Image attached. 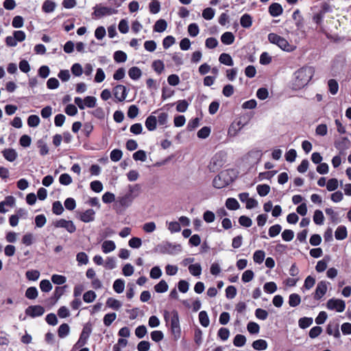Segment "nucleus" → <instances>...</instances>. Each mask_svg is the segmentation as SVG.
Here are the masks:
<instances>
[{"instance_id":"nucleus-42","label":"nucleus","mask_w":351,"mask_h":351,"mask_svg":"<svg viewBox=\"0 0 351 351\" xmlns=\"http://www.w3.org/2000/svg\"><path fill=\"white\" fill-rule=\"evenodd\" d=\"M328 90L330 93L335 95L337 93L339 90V84L334 79H330L328 82Z\"/></svg>"},{"instance_id":"nucleus-45","label":"nucleus","mask_w":351,"mask_h":351,"mask_svg":"<svg viewBox=\"0 0 351 351\" xmlns=\"http://www.w3.org/2000/svg\"><path fill=\"white\" fill-rule=\"evenodd\" d=\"M324 217L323 213L320 210H316L313 215V221L317 225H322L324 223Z\"/></svg>"},{"instance_id":"nucleus-12","label":"nucleus","mask_w":351,"mask_h":351,"mask_svg":"<svg viewBox=\"0 0 351 351\" xmlns=\"http://www.w3.org/2000/svg\"><path fill=\"white\" fill-rule=\"evenodd\" d=\"M223 165V160L221 154H216L211 159L208 168L210 171H215Z\"/></svg>"},{"instance_id":"nucleus-24","label":"nucleus","mask_w":351,"mask_h":351,"mask_svg":"<svg viewBox=\"0 0 351 351\" xmlns=\"http://www.w3.org/2000/svg\"><path fill=\"white\" fill-rule=\"evenodd\" d=\"M129 77L133 80H138L142 75L141 70L137 66H132L128 71Z\"/></svg>"},{"instance_id":"nucleus-25","label":"nucleus","mask_w":351,"mask_h":351,"mask_svg":"<svg viewBox=\"0 0 351 351\" xmlns=\"http://www.w3.org/2000/svg\"><path fill=\"white\" fill-rule=\"evenodd\" d=\"M240 24L244 28H250L252 25V18L249 14H244L240 19Z\"/></svg>"},{"instance_id":"nucleus-17","label":"nucleus","mask_w":351,"mask_h":351,"mask_svg":"<svg viewBox=\"0 0 351 351\" xmlns=\"http://www.w3.org/2000/svg\"><path fill=\"white\" fill-rule=\"evenodd\" d=\"M1 153L4 158L9 162H14L18 156L16 151L12 148L4 149Z\"/></svg>"},{"instance_id":"nucleus-55","label":"nucleus","mask_w":351,"mask_h":351,"mask_svg":"<svg viewBox=\"0 0 351 351\" xmlns=\"http://www.w3.org/2000/svg\"><path fill=\"white\" fill-rule=\"evenodd\" d=\"M117 315L115 313H107L104 317V324L106 326H109L115 320Z\"/></svg>"},{"instance_id":"nucleus-40","label":"nucleus","mask_w":351,"mask_h":351,"mask_svg":"<svg viewBox=\"0 0 351 351\" xmlns=\"http://www.w3.org/2000/svg\"><path fill=\"white\" fill-rule=\"evenodd\" d=\"M315 284V278L311 276H308L306 278V279L304 280V282L302 289L303 291H304V289L309 290L312 287H313Z\"/></svg>"},{"instance_id":"nucleus-15","label":"nucleus","mask_w":351,"mask_h":351,"mask_svg":"<svg viewBox=\"0 0 351 351\" xmlns=\"http://www.w3.org/2000/svg\"><path fill=\"white\" fill-rule=\"evenodd\" d=\"M157 111H154L151 115L147 117L145 121V125L148 131H154L157 126V118L153 114L156 113Z\"/></svg>"},{"instance_id":"nucleus-14","label":"nucleus","mask_w":351,"mask_h":351,"mask_svg":"<svg viewBox=\"0 0 351 351\" xmlns=\"http://www.w3.org/2000/svg\"><path fill=\"white\" fill-rule=\"evenodd\" d=\"M112 92H113V95H114V97L119 101H124L128 95L126 87L121 84L117 85L113 88Z\"/></svg>"},{"instance_id":"nucleus-20","label":"nucleus","mask_w":351,"mask_h":351,"mask_svg":"<svg viewBox=\"0 0 351 351\" xmlns=\"http://www.w3.org/2000/svg\"><path fill=\"white\" fill-rule=\"evenodd\" d=\"M326 332L329 335H333L335 338H339L340 337L339 325L335 323H329L326 328Z\"/></svg>"},{"instance_id":"nucleus-2","label":"nucleus","mask_w":351,"mask_h":351,"mask_svg":"<svg viewBox=\"0 0 351 351\" xmlns=\"http://www.w3.org/2000/svg\"><path fill=\"white\" fill-rule=\"evenodd\" d=\"M171 315V331L176 340H178L181 335V328L180 326V320L178 313L176 310H173L171 313L165 311L164 313V318L166 322H169V317Z\"/></svg>"},{"instance_id":"nucleus-39","label":"nucleus","mask_w":351,"mask_h":351,"mask_svg":"<svg viewBox=\"0 0 351 351\" xmlns=\"http://www.w3.org/2000/svg\"><path fill=\"white\" fill-rule=\"evenodd\" d=\"M313 322L312 317H304L298 320V325L300 328L305 329L309 327L313 324Z\"/></svg>"},{"instance_id":"nucleus-38","label":"nucleus","mask_w":351,"mask_h":351,"mask_svg":"<svg viewBox=\"0 0 351 351\" xmlns=\"http://www.w3.org/2000/svg\"><path fill=\"white\" fill-rule=\"evenodd\" d=\"M256 191H257L258 194L261 197H265L267 195H268V193H269L270 186L268 184H258L256 186Z\"/></svg>"},{"instance_id":"nucleus-58","label":"nucleus","mask_w":351,"mask_h":351,"mask_svg":"<svg viewBox=\"0 0 351 351\" xmlns=\"http://www.w3.org/2000/svg\"><path fill=\"white\" fill-rule=\"evenodd\" d=\"M52 211L57 215H61L64 211V208L59 201H56L52 204Z\"/></svg>"},{"instance_id":"nucleus-44","label":"nucleus","mask_w":351,"mask_h":351,"mask_svg":"<svg viewBox=\"0 0 351 351\" xmlns=\"http://www.w3.org/2000/svg\"><path fill=\"white\" fill-rule=\"evenodd\" d=\"M25 276L29 280L36 281L40 277V272L36 269L28 270L25 273Z\"/></svg>"},{"instance_id":"nucleus-29","label":"nucleus","mask_w":351,"mask_h":351,"mask_svg":"<svg viewBox=\"0 0 351 351\" xmlns=\"http://www.w3.org/2000/svg\"><path fill=\"white\" fill-rule=\"evenodd\" d=\"M189 273L193 276L198 277L202 274V267L199 263L191 264L188 267Z\"/></svg>"},{"instance_id":"nucleus-22","label":"nucleus","mask_w":351,"mask_h":351,"mask_svg":"<svg viewBox=\"0 0 351 351\" xmlns=\"http://www.w3.org/2000/svg\"><path fill=\"white\" fill-rule=\"evenodd\" d=\"M347 229L344 226H339L335 232V237L337 240H343L347 237Z\"/></svg>"},{"instance_id":"nucleus-34","label":"nucleus","mask_w":351,"mask_h":351,"mask_svg":"<svg viewBox=\"0 0 351 351\" xmlns=\"http://www.w3.org/2000/svg\"><path fill=\"white\" fill-rule=\"evenodd\" d=\"M69 326L67 324H62L59 326L58 330V337L60 338H64L69 334Z\"/></svg>"},{"instance_id":"nucleus-52","label":"nucleus","mask_w":351,"mask_h":351,"mask_svg":"<svg viewBox=\"0 0 351 351\" xmlns=\"http://www.w3.org/2000/svg\"><path fill=\"white\" fill-rule=\"evenodd\" d=\"M123 156V152L121 149H114L110 152V159L113 162H118L119 161Z\"/></svg>"},{"instance_id":"nucleus-47","label":"nucleus","mask_w":351,"mask_h":351,"mask_svg":"<svg viewBox=\"0 0 351 351\" xmlns=\"http://www.w3.org/2000/svg\"><path fill=\"white\" fill-rule=\"evenodd\" d=\"M246 342V338L243 335H237L233 340V344L236 347H243Z\"/></svg>"},{"instance_id":"nucleus-61","label":"nucleus","mask_w":351,"mask_h":351,"mask_svg":"<svg viewBox=\"0 0 351 351\" xmlns=\"http://www.w3.org/2000/svg\"><path fill=\"white\" fill-rule=\"evenodd\" d=\"M76 260L79 265H86L88 263V257L85 252H79L76 255Z\"/></svg>"},{"instance_id":"nucleus-30","label":"nucleus","mask_w":351,"mask_h":351,"mask_svg":"<svg viewBox=\"0 0 351 351\" xmlns=\"http://www.w3.org/2000/svg\"><path fill=\"white\" fill-rule=\"evenodd\" d=\"M226 206L230 210H235L239 208L240 205L235 198L229 197L226 201Z\"/></svg>"},{"instance_id":"nucleus-7","label":"nucleus","mask_w":351,"mask_h":351,"mask_svg":"<svg viewBox=\"0 0 351 351\" xmlns=\"http://www.w3.org/2000/svg\"><path fill=\"white\" fill-rule=\"evenodd\" d=\"M180 245H174V244H172L169 242L158 245L156 248V251L158 252L160 254H173L174 253V252L180 251Z\"/></svg>"},{"instance_id":"nucleus-43","label":"nucleus","mask_w":351,"mask_h":351,"mask_svg":"<svg viewBox=\"0 0 351 351\" xmlns=\"http://www.w3.org/2000/svg\"><path fill=\"white\" fill-rule=\"evenodd\" d=\"M113 58L117 62H124L127 60V54L123 51H117L114 53Z\"/></svg>"},{"instance_id":"nucleus-23","label":"nucleus","mask_w":351,"mask_h":351,"mask_svg":"<svg viewBox=\"0 0 351 351\" xmlns=\"http://www.w3.org/2000/svg\"><path fill=\"white\" fill-rule=\"evenodd\" d=\"M221 41L223 44L230 45L234 41V36L232 32H226L221 36Z\"/></svg>"},{"instance_id":"nucleus-63","label":"nucleus","mask_w":351,"mask_h":351,"mask_svg":"<svg viewBox=\"0 0 351 351\" xmlns=\"http://www.w3.org/2000/svg\"><path fill=\"white\" fill-rule=\"evenodd\" d=\"M59 182L61 184L67 186L72 182V178L68 173H62L59 177Z\"/></svg>"},{"instance_id":"nucleus-50","label":"nucleus","mask_w":351,"mask_h":351,"mask_svg":"<svg viewBox=\"0 0 351 351\" xmlns=\"http://www.w3.org/2000/svg\"><path fill=\"white\" fill-rule=\"evenodd\" d=\"M94 129V126L91 122H86L83 125L82 132L86 138H88Z\"/></svg>"},{"instance_id":"nucleus-27","label":"nucleus","mask_w":351,"mask_h":351,"mask_svg":"<svg viewBox=\"0 0 351 351\" xmlns=\"http://www.w3.org/2000/svg\"><path fill=\"white\" fill-rule=\"evenodd\" d=\"M56 7V5L55 2L50 0H46L42 5V10L45 13H51L54 11Z\"/></svg>"},{"instance_id":"nucleus-8","label":"nucleus","mask_w":351,"mask_h":351,"mask_svg":"<svg viewBox=\"0 0 351 351\" xmlns=\"http://www.w3.org/2000/svg\"><path fill=\"white\" fill-rule=\"evenodd\" d=\"M326 307L329 310H336L337 312L341 313L346 308V303L342 300L331 298L328 300Z\"/></svg>"},{"instance_id":"nucleus-56","label":"nucleus","mask_w":351,"mask_h":351,"mask_svg":"<svg viewBox=\"0 0 351 351\" xmlns=\"http://www.w3.org/2000/svg\"><path fill=\"white\" fill-rule=\"evenodd\" d=\"M38 147L40 149V154L41 156H45L49 152V148L46 143L43 140H39L37 142Z\"/></svg>"},{"instance_id":"nucleus-36","label":"nucleus","mask_w":351,"mask_h":351,"mask_svg":"<svg viewBox=\"0 0 351 351\" xmlns=\"http://www.w3.org/2000/svg\"><path fill=\"white\" fill-rule=\"evenodd\" d=\"M168 285L165 280H161L158 284L154 286V290L156 293H162L168 290Z\"/></svg>"},{"instance_id":"nucleus-37","label":"nucleus","mask_w":351,"mask_h":351,"mask_svg":"<svg viewBox=\"0 0 351 351\" xmlns=\"http://www.w3.org/2000/svg\"><path fill=\"white\" fill-rule=\"evenodd\" d=\"M199 320L200 324L203 327H207L210 324L209 317L208 316L207 313L205 311H202L199 313Z\"/></svg>"},{"instance_id":"nucleus-21","label":"nucleus","mask_w":351,"mask_h":351,"mask_svg":"<svg viewBox=\"0 0 351 351\" xmlns=\"http://www.w3.org/2000/svg\"><path fill=\"white\" fill-rule=\"evenodd\" d=\"M116 248L115 243L113 241L107 240L104 241L101 245L102 252L105 254H108Z\"/></svg>"},{"instance_id":"nucleus-6","label":"nucleus","mask_w":351,"mask_h":351,"mask_svg":"<svg viewBox=\"0 0 351 351\" xmlns=\"http://www.w3.org/2000/svg\"><path fill=\"white\" fill-rule=\"evenodd\" d=\"M118 10L110 7L102 6L101 5H96L94 7L93 14L96 17L101 18L105 16H110L117 14Z\"/></svg>"},{"instance_id":"nucleus-31","label":"nucleus","mask_w":351,"mask_h":351,"mask_svg":"<svg viewBox=\"0 0 351 351\" xmlns=\"http://www.w3.org/2000/svg\"><path fill=\"white\" fill-rule=\"evenodd\" d=\"M301 302V298L298 293H291L289 296V304L291 307L298 306Z\"/></svg>"},{"instance_id":"nucleus-19","label":"nucleus","mask_w":351,"mask_h":351,"mask_svg":"<svg viewBox=\"0 0 351 351\" xmlns=\"http://www.w3.org/2000/svg\"><path fill=\"white\" fill-rule=\"evenodd\" d=\"M132 191L119 198L118 202L123 207H128L133 201Z\"/></svg>"},{"instance_id":"nucleus-5","label":"nucleus","mask_w":351,"mask_h":351,"mask_svg":"<svg viewBox=\"0 0 351 351\" xmlns=\"http://www.w3.org/2000/svg\"><path fill=\"white\" fill-rule=\"evenodd\" d=\"M227 176L228 173L226 171H221L213 179V186L216 189H222L229 185L231 180L228 179Z\"/></svg>"},{"instance_id":"nucleus-49","label":"nucleus","mask_w":351,"mask_h":351,"mask_svg":"<svg viewBox=\"0 0 351 351\" xmlns=\"http://www.w3.org/2000/svg\"><path fill=\"white\" fill-rule=\"evenodd\" d=\"M189 106V104L186 100H179L177 101L176 110L180 112H184L186 111Z\"/></svg>"},{"instance_id":"nucleus-62","label":"nucleus","mask_w":351,"mask_h":351,"mask_svg":"<svg viewBox=\"0 0 351 351\" xmlns=\"http://www.w3.org/2000/svg\"><path fill=\"white\" fill-rule=\"evenodd\" d=\"M263 289L266 293H273L277 290V285L274 282H269L264 285Z\"/></svg>"},{"instance_id":"nucleus-35","label":"nucleus","mask_w":351,"mask_h":351,"mask_svg":"<svg viewBox=\"0 0 351 351\" xmlns=\"http://www.w3.org/2000/svg\"><path fill=\"white\" fill-rule=\"evenodd\" d=\"M252 347L254 350H265L267 348V343L264 339H258L252 343Z\"/></svg>"},{"instance_id":"nucleus-13","label":"nucleus","mask_w":351,"mask_h":351,"mask_svg":"<svg viewBox=\"0 0 351 351\" xmlns=\"http://www.w3.org/2000/svg\"><path fill=\"white\" fill-rule=\"evenodd\" d=\"M327 291V282L322 280L318 282L315 291L313 293V298L315 300H319L326 294Z\"/></svg>"},{"instance_id":"nucleus-59","label":"nucleus","mask_w":351,"mask_h":351,"mask_svg":"<svg viewBox=\"0 0 351 351\" xmlns=\"http://www.w3.org/2000/svg\"><path fill=\"white\" fill-rule=\"evenodd\" d=\"M217 336L222 340L226 341L230 336V330L227 328H220L217 332Z\"/></svg>"},{"instance_id":"nucleus-10","label":"nucleus","mask_w":351,"mask_h":351,"mask_svg":"<svg viewBox=\"0 0 351 351\" xmlns=\"http://www.w3.org/2000/svg\"><path fill=\"white\" fill-rule=\"evenodd\" d=\"M45 308L40 305H32L25 309V314L31 317H36L43 315Z\"/></svg>"},{"instance_id":"nucleus-1","label":"nucleus","mask_w":351,"mask_h":351,"mask_svg":"<svg viewBox=\"0 0 351 351\" xmlns=\"http://www.w3.org/2000/svg\"><path fill=\"white\" fill-rule=\"evenodd\" d=\"M314 74L315 69L313 66H304L300 68L293 73L291 88L295 90L303 88L308 84Z\"/></svg>"},{"instance_id":"nucleus-28","label":"nucleus","mask_w":351,"mask_h":351,"mask_svg":"<svg viewBox=\"0 0 351 351\" xmlns=\"http://www.w3.org/2000/svg\"><path fill=\"white\" fill-rule=\"evenodd\" d=\"M167 27V23L164 19L158 20L154 25V31L156 32H163Z\"/></svg>"},{"instance_id":"nucleus-41","label":"nucleus","mask_w":351,"mask_h":351,"mask_svg":"<svg viewBox=\"0 0 351 351\" xmlns=\"http://www.w3.org/2000/svg\"><path fill=\"white\" fill-rule=\"evenodd\" d=\"M38 292L35 287H30L25 291V297L29 300H34L38 297Z\"/></svg>"},{"instance_id":"nucleus-33","label":"nucleus","mask_w":351,"mask_h":351,"mask_svg":"<svg viewBox=\"0 0 351 351\" xmlns=\"http://www.w3.org/2000/svg\"><path fill=\"white\" fill-rule=\"evenodd\" d=\"M106 305L114 310H119L121 307L122 304L117 299L109 298L106 301Z\"/></svg>"},{"instance_id":"nucleus-57","label":"nucleus","mask_w":351,"mask_h":351,"mask_svg":"<svg viewBox=\"0 0 351 351\" xmlns=\"http://www.w3.org/2000/svg\"><path fill=\"white\" fill-rule=\"evenodd\" d=\"M51 281L53 284L62 285L66 282V278L65 276L62 275L53 274L51 276Z\"/></svg>"},{"instance_id":"nucleus-18","label":"nucleus","mask_w":351,"mask_h":351,"mask_svg":"<svg viewBox=\"0 0 351 351\" xmlns=\"http://www.w3.org/2000/svg\"><path fill=\"white\" fill-rule=\"evenodd\" d=\"M283 9L278 3H273L269 7V12L273 17H277L282 14Z\"/></svg>"},{"instance_id":"nucleus-32","label":"nucleus","mask_w":351,"mask_h":351,"mask_svg":"<svg viewBox=\"0 0 351 351\" xmlns=\"http://www.w3.org/2000/svg\"><path fill=\"white\" fill-rule=\"evenodd\" d=\"M125 288V281L123 279H117L113 283V289L117 293H121Z\"/></svg>"},{"instance_id":"nucleus-48","label":"nucleus","mask_w":351,"mask_h":351,"mask_svg":"<svg viewBox=\"0 0 351 351\" xmlns=\"http://www.w3.org/2000/svg\"><path fill=\"white\" fill-rule=\"evenodd\" d=\"M152 66L158 74L162 73L165 69L163 62L160 60H154L152 62Z\"/></svg>"},{"instance_id":"nucleus-46","label":"nucleus","mask_w":351,"mask_h":351,"mask_svg":"<svg viewBox=\"0 0 351 351\" xmlns=\"http://www.w3.org/2000/svg\"><path fill=\"white\" fill-rule=\"evenodd\" d=\"M265 253L263 250H256L253 255V260L256 263L261 264L263 262Z\"/></svg>"},{"instance_id":"nucleus-54","label":"nucleus","mask_w":351,"mask_h":351,"mask_svg":"<svg viewBox=\"0 0 351 351\" xmlns=\"http://www.w3.org/2000/svg\"><path fill=\"white\" fill-rule=\"evenodd\" d=\"M247 329L250 334H258L260 330V326L256 322H250L247 325Z\"/></svg>"},{"instance_id":"nucleus-64","label":"nucleus","mask_w":351,"mask_h":351,"mask_svg":"<svg viewBox=\"0 0 351 351\" xmlns=\"http://www.w3.org/2000/svg\"><path fill=\"white\" fill-rule=\"evenodd\" d=\"M281 237L285 241H291L294 237V232L291 230L286 229L282 232Z\"/></svg>"},{"instance_id":"nucleus-11","label":"nucleus","mask_w":351,"mask_h":351,"mask_svg":"<svg viewBox=\"0 0 351 351\" xmlns=\"http://www.w3.org/2000/svg\"><path fill=\"white\" fill-rule=\"evenodd\" d=\"M351 142L347 137H341L335 141V147L340 154H343L350 147Z\"/></svg>"},{"instance_id":"nucleus-4","label":"nucleus","mask_w":351,"mask_h":351,"mask_svg":"<svg viewBox=\"0 0 351 351\" xmlns=\"http://www.w3.org/2000/svg\"><path fill=\"white\" fill-rule=\"evenodd\" d=\"M91 332L92 324L90 323H86L83 327L79 339L73 346V348L78 349L86 345Z\"/></svg>"},{"instance_id":"nucleus-16","label":"nucleus","mask_w":351,"mask_h":351,"mask_svg":"<svg viewBox=\"0 0 351 351\" xmlns=\"http://www.w3.org/2000/svg\"><path fill=\"white\" fill-rule=\"evenodd\" d=\"M95 212L93 209H88L84 212L82 213L80 216V219L84 223L91 222L95 220Z\"/></svg>"},{"instance_id":"nucleus-51","label":"nucleus","mask_w":351,"mask_h":351,"mask_svg":"<svg viewBox=\"0 0 351 351\" xmlns=\"http://www.w3.org/2000/svg\"><path fill=\"white\" fill-rule=\"evenodd\" d=\"M40 121V120L38 115L32 114L27 118V125L32 128L37 127Z\"/></svg>"},{"instance_id":"nucleus-26","label":"nucleus","mask_w":351,"mask_h":351,"mask_svg":"<svg viewBox=\"0 0 351 351\" xmlns=\"http://www.w3.org/2000/svg\"><path fill=\"white\" fill-rule=\"evenodd\" d=\"M219 61L221 64L226 66H233L234 62L230 54L222 53L219 57Z\"/></svg>"},{"instance_id":"nucleus-3","label":"nucleus","mask_w":351,"mask_h":351,"mask_svg":"<svg viewBox=\"0 0 351 351\" xmlns=\"http://www.w3.org/2000/svg\"><path fill=\"white\" fill-rule=\"evenodd\" d=\"M268 40L271 43L278 45L284 51H292L294 49L293 45H291L285 38L275 33H269L268 34Z\"/></svg>"},{"instance_id":"nucleus-53","label":"nucleus","mask_w":351,"mask_h":351,"mask_svg":"<svg viewBox=\"0 0 351 351\" xmlns=\"http://www.w3.org/2000/svg\"><path fill=\"white\" fill-rule=\"evenodd\" d=\"M282 230L280 224H275L269 228L268 234L270 237H275L279 234Z\"/></svg>"},{"instance_id":"nucleus-9","label":"nucleus","mask_w":351,"mask_h":351,"mask_svg":"<svg viewBox=\"0 0 351 351\" xmlns=\"http://www.w3.org/2000/svg\"><path fill=\"white\" fill-rule=\"evenodd\" d=\"M56 228H62L66 230L69 233H73L76 231V226L71 220L60 219L53 223Z\"/></svg>"},{"instance_id":"nucleus-60","label":"nucleus","mask_w":351,"mask_h":351,"mask_svg":"<svg viewBox=\"0 0 351 351\" xmlns=\"http://www.w3.org/2000/svg\"><path fill=\"white\" fill-rule=\"evenodd\" d=\"M188 32L192 37H195L199 32V29L197 23H191L188 26Z\"/></svg>"}]
</instances>
